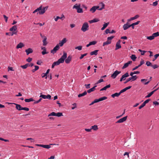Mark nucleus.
Listing matches in <instances>:
<instances>
[{
	"label": "nucleus",
	"instance_id": "4d7b16f0",
	"mask_svg": "<svg viewBox=\"0 0 159 159\" xmlns=\"http://www.w3.org/2000/svg\"><path fill=\"white\" fill-rule=\"evenodd\" d=\"M75 49H77L79 50H82V46H79L75 48Z\"/></svg>",
	"mask_w": 159,
	"mask_h": 159
},
{
	"label": "nucleus",
	"instance_id": "5701e85b",
	"mask_svg": "<svg viewBox=\"0 0 159 159\" xmlns=\"http://www.w3.org/2000/svg\"><path fill=\"white\" fill-rule=\"evenodd\" d=\"M147 80L145 79H142L141 80V82L145 85L149 83L150 81H148L147 82H146V81Z\"/></svg>",
	"mask_w": 159,
	"mask_h": 159
},
{
	"label": "nucleus",
	"instance_id": "f257e3e1",
	"mask_svg": "<svg viewBox=\"0 0 159 159\" xmlns=\"http://www.w3.org/2000/svg\"><path fill=\"white\" fill-rule=\"evenodd\" d=\"M48 8V6H46L42 8V6H41L39 7L34 10L33 12V13H35L38 11L39 12L37 13V14L39 13L40 15H43L45 12Z\"/></svg>",
	"mask_w": 159,
	"mask_h": 159
},
{
	"label": "nucleus",
	"instance_id": "f8f14e48",
	"mask_svg": "<svg viewBox=\"0 0 159 159\" xmlns=\"http://www.w3.org/2000/svg\"><path fill=\"white\" fill-rule=\"evenodd\" d=\"M50 70V69H48V70H47L46 71V72L45 73H42L41 75L42 78H44L45 77H46L45 78L47 79V76L48 75L49 73Z\"/></svg>",
	"mask_w": 159,
	"mask_h": 159
},
{
	"label": "nucleus",
	"instance_id": "052dcab7",
	"mask_svg": "<svg viewBox=\"0 0 159 159\" xmlns=\"http://www.w3.org/2000/svg\"><path fill=\"white\" fill-rule=\"evenodd\" d=\"M158 4V1H156L155 2H153L152 4V5L154 6H156Z\"/></svg>",
	"mask_w": 159,
	"mask_h": 159
},
{
	"label": "nucleus",
	"instance_id": "f03ea898",
	"mask_svg": "<svg viewBox=\"0 0 159 159\" xmlns=\"http://www.w3.org/2000/svg\"><path fill=\"white\" fill-rule=\"evenodd\" d=\"M80 4H79L78 5L77 4H75L73 7V9H77V11L78 13H81L83 12L82 8H80Z\"/></svg>",
	"mask_w": 159,
	"mask_h": 159
},
{
	"label": "nucleus",
	"instance_id": "0eeeda50",
	"mask_svg": "<svg viewBox=\"0 0 159 159\" xmlns=\"http://www.w3.org/2000/svg\"><path fill=\"white\" fill-rule=\"evenodd\" d=\"M120 73L121 71L116 70L111 75V77L112 78L115 79L116 77V76Z\"/></svg>",
	"mask_w": 159,
	"mask_h": 159
},
{
	"label": "nucleus",
	"instance_id": "6e6552de",
	"mask_svg": "<svg viewBox=\"0 0 159 159\" xmlns=\"http://www.w3.org/2000/svg\"><path fill=\"white\" fill-rule=\"evenodd\" d=\"M129 76V73L128 72L126 73L124 75H122L120 79V81L121 82L123 80H124L125 79V78Z\"/></svg>",
	"mask_w": 159,
	"mask_h": 159
},
{
	"label": "nucleus",
	"instance_id": "0e129e2a",
	"mask_svg": "<svg viewBox=\"0 0 159 159\" xmlns=\"http://www.w3.org/2000/svg\"><path fill=\"white\" fill-rule=\"evenodd\" d=\"M42 55H44L48 53V52H46V50H43V51L42 52Z\"/></svg>",
	"mask_w": 159,
	"mask_h": 159
},
{
	"label": "nucleus",
	"instance_id": "a211bd4d",
	"mask_svg": "<svg viewBox=\"0 0 159 159\" xmlns=\"http://www.w3.org/2000/svg\"><path fill=\"white\" fill-rule=\"evenodd\" d=\"M14 104L16 105V108L17 110L19 111L22 110V108L23 107H22L20 105L17 104L15 103H14Z\"/></svg>",
	"mask_w": 159,
	"mask_h": 159
},
{
	"label": "nucleus",
	"instance_id": "9d476101",
	"mask_svg": "<svg viewBox=\"0 0 159 159\" xmlns=\"http://www.w3.org/2000/svg\"><path fill=\"white\" fill-rule=\"evenodd\" d=\"M120 41L119 40L117 42L116 44V48L115 50H116L119 49H120L121 48V45L120 44Z\"/></svg>",
	"mask_w": 159,
	"mask_h": 159
},
{
	"label": "nucleus",
	"instance_id": "a878e982",
	"mask_svg": "<svg viewBox=\"0 0 159 159\" xmlns=\"http://www.w3.org/2000/svg\"><path fill=\"white\" fill-rule=\"evenodd\" d=\"M131 86H129L128 87H127L124 88L123 89L121 90L120 91V92L121 93H123V92H125L127 90L130 89L131 88Z\"/></svg>",
	"mask_w": 159,
	"mask_h": 159
},
{
	"label": "nucleus",
	"instance_id": "aec40b11",
	"mask_svg": "<svg viewBox=\"0 0 159 159\" xmlns=\"http://www.w3.org/2000/svg\"><path fill=\"white\" fill-rule=\"evenodd\" d=\"M121 93L120 91L119 93H116L114 94H113L111 95V96L113 98H114L115 97H118L121 94Z\"/></svg>",
	"mask_w": 159,
	"mask_h": 159
},
{
	"label": "nucleus",
	"instance_id": "3c124183",
	"mask_svg": "<svg viewBox=\"0 0 159 159\" xmlns=\"http://www.w3.org/2000/svg\"><path fill=\"white\" fill-rule=\"evenodd\" d=\"M62 116H63L62 113L61 112L56 113V116L60 117Z\"/></svg>",
	"mask_w": 159,
	"mask_h": 159
},
{
	"label": "nucleus",
	"instance_id": "49530a36",
	"mask_svg": "<svg viewBox=\"0 0 159 159\" xmlns=\"http://www.w3.org/2000/svg\"><path fill=\"white\" fill-rule=\"evenodd\" d=\"M114 36H113L108 37L107 38V40L110 41L111 43V40L114 38Z\"/></svg>",
	"mask_w": 159,
	"mask_h": 159
},
{
	"label": "nucleus",
	"instance_id": "9b49d317",
	"mask_svg": "<svg viewBox=\"0 0 159 159\" xmlns=\"http://www.w3.org/2000/svg\"><path fill=\"white\" fill-rule=\"evenodd\" d=\"M127 117V116H125V117H123V118L119 119L116 123H123L126 120Z\"/></svg>",
	"mask_w": 159,
	"mask_h": 159
},
{
	"label": "nucleus",
	"instance_id": "20e7f679",
	"mask_svg": "<svg viewBox=\"0 0 159 159\" xmlns=\"http://www.w3.org/2000/svg\"><path fill=\"white\" fill-rule=\"evenodd\" d=\"M89 27V26L88 23L87 22H85L83 25L81 30L84 32L88 30Z\"/></svg>",
	"mask_w": 159,
	"mask_h": 159
},
{
	"label": "nucleus",
	"instance_id": "bb28decb",
	"mask_svg": "<svg viewBox=\"0 0 159 159\" xmlns=\"http://www.w3.org/2000/svg\"><path fill=\"white\" fill-rule=\"evenodd\" d=\"M99 20L97 18H95L92 20L89 21V22L90 23H93L96 22L98 21Z\"/></svg>",
	"mask_w": 159,
	"mask_h": 159
},
{
	"label": "nucleus",
	"instance_id": "c03bdc74",
	"mask_svg": "<svg viewBox=\"0 0 159 159\" xmlns=\"http://www.w3.org/2000/svg\"><path fill=\"white\" fill-rule=\"evenodd\" d=\"M138 50L139 52H141V54L142 55H144L146 52V51L142 50L140 49H139Z\"/></svg>",
	"mask_w": 159,
	"mask_h": 159
},
{
	"label": "nucleus",
	"instance_id": "c756f323",
	"mask_svg": "<svg viewBox=\"0 0 159 159\" xmlns=\"http://www.w3.org/2000/svg\"><path fill=\"white\" fill-rule=\"evenodd\" d=\"M98 50H95L93 51L92 52L90 53V54L91 55H96L98 54Z\"/></svg>",
	"mask_w": 159,
	"mask_h": 159
},
{
	"label": "nucleus",
	"instance_id": "393cba45",
	"mask_svg": "<svg viewBox=\"0 0 159 159\" xmlns=\"http://www.w3.org/2000/svg\"><path fill=\"white\" fill-rule=\"evenodd\" d=\"M24 46V44L21 42L19 43L16 46V48L17 49L21 48Z\"/></svg>",
	"mask_w": 159,
	"mask_h": 159
},
{
	"label": "nucleus",
	"instance_id": "e2e57ef3",
	"mask_svg": "<svg viewBox=\"0 0 159 159\" xmlns=\"http://www.w3.org/2000/svg\"><path fill=\"white\" fill-rule=\"evenodd\" d=\"M145 104L143 103L139 107V109H141L144 106H145Z\"/></svg>",
	"mask_w": 159,
	"mask_h": 159
},
{
	"label": "nucleus",
	"instance_id": "6e6d98bb",
	"mask_svg": "<svg viewBox=\"0 0 159 159\" xmlns=\"http://www.w3.org/2000/svg\"><path fill=\"white\" fill-rule=\"evenodd\" d=\"M90 45H95L97 43V42L96 41H94L89 42Z\"/></svg>",
	"mask_w": 159,
	"mask_h": 159
},
{
	"label": "nucleus",
	"instance_id": "473e14b6",
	"mask_svg": "<svg viewBox=\"0 0 159 159\" xmlns=\"http://www.w3.org/2000/svg\"><path fill=\"white\" fill-rule=\"evenodd\" d=\"M87 94V92L85 91L84 93H80L78 95V97L80 98L81 97L84 96L86 95Z\"/></svg>",
	"mask_w": 159,
	"mask_h": 159
},
{
	"label": "nucleus",
	"instance_id": "ea45409f",
	"mask_svg": "<svg viewBox=\"0 0 159 159\" xmlns=\"http://www.w3.org/2000/svg\"><path fill=\"white\" fill-rule=\"evenodd\" d=\"M34 67H35V69H33L32 70V72L33 73L35 71H36V70H38L39 69V66H34Z\"/></svg>",
	"mask_w": 159,
	"mask_h": 159
},
{
	"label": "nucleus",
	"instance_id": "72a5a7b5",
	"mask_svg": "<svg viewBox=\"0 0 159 159\" xmlns=\"http://www.w3.org/2000/svg\"><path fill=\"white\" fill-rule=\"evenodd\" d=\"M25 102H33L34 100L33 98H31L29 99H25Z\"/></svg>",
	"mask_w": 159,
	"mask_h": 159
},
{
	"label": "nucleus",
	"instance_id": "6ab92c4d",
	"mask_svg": "<svg viewBox=\"0 0 159 159\" xmlns=\"http://www.w3.org/2000/svg\"><path fill=\"white\" fill-rule=\"evenodd\" d=\"M71 57L69 56L66 59H65V62L67 64L69 63L71 60Z\"/></svg>",
	"mask_w": 159,
	"mask_h": 159
},
{
	"label": "nucleus",
	"instance_id": "09e8293b",
	"mask_svg": "<svg viewBox=\"0 0 159 159\" xmlns=\"http://www.w3.org/2000/svg\"><path fill=\"white\" fill-rule=\"evenodd\" d=\"M153 93L154 92H153V91H152L150 93H149L147 96H146L145 98H149Z\"/></svg>",
	"mask_w": 159,
	"mask_h": 159
},
{
	"label": "nucleus",
	"instance_id": "1a4fd4ad",
	"mask_svg": "<svg viewBox=\"0 0 159 159\" xmlns=\"http://www.w3.org/2000/svg\"><path fill=\"white\" fill-rule=\"evenodd\" d=\"M39 97L42 98L44 99H50L51 98V96L49 94H48L47 95L41 94L40 96Z\"/></svg>",
	"mask_w": 159,
	"mask_h": 159
},
{
	"label": "nucleus",
	"instance_id": "338daca9",
	"mask_svg": "<svg viewBox=\"0 0 159 159\" xmlns=\"http://www.w3.org/2000/svg\"><path fill=\"white\" fill-rule=\"evenodd\" d=\"M53 63H54V65H55V66L58 65H59L60 64V63H59V62L58 61H56L54 62H53Z\"/></svg>",
	"mask_w": 159,
	"mask_h": 159
},
{
	"label": "nucleus",
	"instance_id": "13d9d810",
	"mask_svg": "<svg viewBox=\"0 0 159 159\" xmlns=\"http://www.w3.org/2000/svg\"><path fill=\"white\" fill-rule=\"evenodd\" d=\"M32 59L31 58L29 57L26 60V61L27 62H30L32 61Z\"/></svg>",
	"mask_w": 159,
	"mask_h": 159
},
{
	"label": "nucleus",
	"instance_id": "8fccbe9b",
	"mask_svg": "<svg viewBox=\"0 0 159 159\" xmlns=\"http://www.w3.org/2000/svg\"><path fill=\"white\" fill-rule=\"evenodd\" d=\"M56 113H55L54 112H51V113L49 114L48 116H56Z\"/></svg>",
	"mask_w": 159,
	"mask_h": 159
},
{
	"label": "nucleus",
	"instance_id": "7ed1b4c3",
	"mask_svg": "<svg viewBox=\"0 0 159 159\" xmlns=\"http://www.w3.org/2000/svg\"><path fill=\"white\" fill-rule=\"evenodd\" d=\"M67 54L65 52H64L63 55L58 61L60 64L64 62V60L67 58Z\"/></svg>",
	"mask_w": 159,
	"mask_h": 159
},
{
	"label": "nucleus",
	"instance_id": "7c9ffc66",
	"mask_svg": "<svg viewBox=\"0 0 159 159\" xmlns=\"http://www.w3.org/2000/svg\"><path fill=\"white\" fill-rule=\"evenodd\" d=\"M64 17V16L63 14H62L61 15V17H60L59 16H57L56 17V18L54 19L56 21H57L58 19H61L62 18Z\"/></svg>",
	"mask_w": 159,
	"mask_h": 159
},
{
	"label": "nucleus",
	"instance_id": "cd10ccee",
	"mask_svg": "<svg viewBox=\"0 0 159 159\" xmlns=\"http://www.w3.org/2000/svg\"><path fill=\"white\" fill-rule=\"evenodd\" d=\"M110 87H111V85L110 84H109L105 86L102 88L100 90V91L106 90L107 88H109Z\"/></svg>",
	"mask_w": 159,
	"mask_h": 159
},
{
	"label": "nucleus",
	"instance_id": "bf43d9fd",
	"mask_svg": "<svg viewBox=\"0 0 159 159\" xmlns=\"http://www.w3.org/2000/svg\"><path fill=\"white\" fill-rule=\"evenodd\" d=\"M151 66L154 69H155L157 68V67H158V65H153L152 64V66Z\"/></svg>",
	"mask_w": 159,
	"mask_h": 159
},
{
	"label": "nucleus",
	"instance_id": "f704fd0d",
	"mask_svg": "<svg viewBox=\"0 0 159 159\" xmlns=\"http://www.w3.org/2000/svg\"><path fill=\"white\" fill-rule=\"evenodd\" d=\"M89 11L92 13H93L95 11H96V9L95 8V7L94 6L90 9Z\"/></svg>",
	"mask_w": 159,
	"mask_h": 159
},
{
	"label": "nucleus",
	"instance_id": "69168bd1",
	"mask_svg": "<svg viewBox=\"0 0 159 159\" xmlns=\"http://www.w3.org/2000/svg\"><path fill=\"white\" fill-rule=\"evenodd\" d=\"M109 23H105L103 25V26L105 28H106L107 26L108 25Z\"/></svg>",
	"mask_w": 159,
	"mask_h": 159
},
{
	"label": "nucleus",
	"instance_id": "412c9836",
	"mask_svg": "<svg viewBox=\"0 0 159 159\" xmlns=\"http://www.w3.org/2000/svg\"><path fill=\"white\" fill-rule=\"evenodd\" d=\"M130 27V25L124 24L123 26V28L124 30H126Z\"/></svg>",
	"mask_w": 159,
	"mask_h": 159
},
{
	"label": "nucleus",
	"instance_id": "5fc2aeb1",
	"mask_svg": "<svg viewBox=\"0 0 159 159\" xmlns=\"http://www.w3.org/2000/svg\"><path fill=\"white\" fill-rule=\"evenodd\" d=\"M146 65L147 66H152V64L151 62L149 61H147L146 62Z\"/></svg>",
	"mask_w": 159,
	"mask_h": 159
},
{
	"label": "nucleus",
	"instance_id": "c85d7f7f",
	"mask_svg": "<svg viewBox=\"0 0 159 159\" xmlns=\"http://www.w3.org/2000/svg\"><path fill=\"white\" fill-rule=\"evenodd\" d=\"M140 22V21H138L136 22L133 23L130 25L132 27V28L133 29H134V26L139 24Z\"/></svg>",
	"mask_w": 159,
	"mask_h": 159
},
{
	"label": "nucleus",
	"instance_id": "4be33fe9",
	"mask_svg": "<svg viewBox=\"0 0 159 159\" xmlns=\"http://www.w3.org/2000/svg\"><path fill=\"white\" fill-rule=\"evenodd\" d=\"M97 86L96 85H95L93 87V88L89 89L88 90H87V92L88 93H91L92 92H93L94 91V90L95 89V88L97 87Z\"/></svg>",
	"mask_w": 159,
	"mask_h": 159
},
{
	"label": "nucleus",
	"instance_id": "864d4df0",
	"mask_svg": "<svg viewBox=\"0 0 159 159\" xmlns=\"http://www.w3.org/2000/svg\"><path fill=\"white\" fill-rule=\"evenodd\" d=\"M103 81V80L102 79H100L99 80H98V81L97 83H95V85H96V84H97L102 82Z\"/></svg>",
	"mask_w": 159,
	"mask_h": 159
},
{
	"label": "nucleus",
	"instance_id": "a19ab883",
	"mask_svg": "<svg viewBox=\"0 0 159 159\" xmlns=\"http://www.w3.org/2000/svg\"><path fill=\"white\" fill-rule=\"evenodd\" d=\"M100 4L102 5V7L101 8L98 9V10L101 11L104 8L105 5V4L102 2H101Z\"/></svg>",
	"mask_w": 159,
	"mask_h": 159
},
{
	"label": "nucleus",
	"instance_id": "a18cd8bd",
	"mask_svg": "<svg viewBox=\"0 0 159 159\" xmlns=\"http://www.w3.org/2000/svg\"><path fill=\"white\" fill-rule=\"evenodd\" d=\"M11 33H10L11 34L10 35L13 36L14 34L16 35L17 34V31H11Z\"/></svg>",
	"mask_w": 159,
	"mask_h": 159
},
{
	"label": "nucleus",
	"instance_id": "e433bc0d",
	"mask_svg": "<svg viewBox=\"0 0 159 159\" xmlns=\"http://www.w3.org/2000/svg\"><path fill=\"white\" fill-rule=\"evenodd\" d=\"M130 57L133 61H135L136 58L135 55L134 54H132L131 56Z\"/></svg>",
	"mask_w": 159,
	"mask_h": 159
},
{
	"label": "nucleus",
	"instance_id": "39448f33",
	"mask_svg": "<svg viewBox=\"0 0 159 159\" xmlns=\"http://www.w3.org/2000/svg\"><path fill=\"white\" fill-rule=\"evenodd\" d=\"M60 49V46L59 44H57L55 47H54L52 50L51 51V52L54 54L56 53L57 51Z\"/></svg>",
	"mask_w": 159,
	"mask_h": 159
},
{
	"label": "nucleus",
	"instance_id": "dca6fc26",
	"mask_svg": "<svg viewBox=\"0 0 159 159\" xmlns=\"http://www.w3.org/2000/svg\"><path fill=\"white\" fill-rule=\"evenodd\" d=\"M25 52L26 53V54L27 55H28L29 54L32 53L33 52V50H32V48H29L27 49H26L25 50Z\"/></svg>",
	"mask_w": 159,
	"mask_h": 159
},
{
	"label": "nucleus",
	"instance_id": "4c0bfd02",
	"mask_svg": "<svg viewBox=\"0 0 159 159\" xmlns=\"http://www.w3.org/2000/svg\"><path fill=\"white\" fill-rule=\"evenodd\" d=\"M152 35L153 36L154 38L155 37L159 36V33L158 32L154 33L152 34Z\"/></svg>",
	"mask_w": 159,
	"mask_h": 159
},
{
	"label": "nucleus",
	"instance_id": "2eb2a0df",
	"mask_svg": "<svg viewBox=\"0 0 159 159\" xmlns=\"http://www.w3.org/2000/svg\"><path fill=\"white\" fill-rule=\"evenodd\" d=\"M144 63V61L143 60H142L140 61V64L138 66H135L134 68L132 69L133 70H134L139 67H140L141 66H142L143 64Z\"/></svg>",
	"mask_w": 159,
	"mask_h": 159
},
{
	"label": "nucleus",
	"instance_id": "c9c22d12",
	"mask_svg": "<svg viewBox=\"0 0 159 159\" xmlns=\"http://www.w3.org/2000/svg\"><path fill=\"white\" fill-rule=\"evenodd\" d=\"M91 128V129H93L94 130H96L98 129V126L96 125L92 126Z\"/></svg>",
	"mask_w": 159,
	"mask_h": 159
},
{
	"label": "nucleus",
	"instance_id": "f3484780",
	"mask_svg": "<svg viewBox=\"0 0 159 159\" xmlns=\"http://www.w3.org/2000/svg\"><path fill=\"white\" fill-rule=\"evenodd\" d=\"M139 16L138 15H135L133 17H131L130 18V19H129L128 20V21H130L131 20H135L136 19H137L139 17Z\"/></svg>",
	"mask_w": 159,
	"mask_h": 159
},
{
	"label": "nucleus",
	"instance_id": "423d86ee",
	"mask_svg": "<svg viewBox=\"0 0 159 159\" xmlns=\"http://www.w3.org/2000/svg\"><path fill=\"white\" fill-rule=\"evenodd\" d=\"M137 79V76L135 75H134L133 76H132L131 77H129L128 78L126 81L124 82V84H126L129 81L131 80H132V81H134L136 80Z\"/></svg>",
	"mask_w": 159,
	"mask_h": 159
},
{
	"label": "nucleus",
	"instance_id": "4468645a",
	"mask_svg": "<svg viewBox=\"0 0 159 159\" xmlns=\"http://www.w3.org/2000/svg\"><path fill=\"white\" fill-rule=\"evenodd\" d=\"M66 38H64L61 41H60L59 43V45L61 47L66 42Z\"/></svg>",
	"mask_w": 159,
	"mask_h": 159
},
{
	"label": "nucleus",
	"instance_id": "58836bf2",
	"mask_svg": "<svg viewBox=\"0 0 159 159\" xmlns=\"http://www.w3.org/2000/svg\"><path fill=\"white\" fill-rule=\"evenodd\" d=\"M111 43L110 41H108L107 40L106 42H104L103 43V46H104L106 45H108Z\"/></svg>",
	"mask_w": 159,
	"mask_h": 159
},
{
	"label": "nucleus",
	"instance_id": "680f3d73",
	"mask_svg": "<svg viewBox=\"0 0 159 159\" xmlns=\"http://www.w3.org/2000/svg\"><path fill=\"white\" fill-rule=\"evenodd\" d=\"M21 67L23 69H26L28 67L27 65L25 64V65H24L21 66Z\"/></svg>",
	"mask_w": 159,
	"mask_h": 159
},
{
	"label": "nucleus",
	"instance_id": "79ce46f5",
	"mask_svg": "<svg viewBox=\"0 0 159 159\" xmlns=\"http://www.w3.org/2000/svg\"><path fill=\"white\" fill-rule=\"evenodd\" d=\"M43 148H47V149H49L51 148V146L50 145H43L42 146Z\"/></svg>",
	"mask_w": 159,
	"mask_h": 159
},
{
	"label": "nucleus",
	"instance_id": "603ef678",
	"mask_svg": "<svg viewBox=\"0 0 159 159\" xmlns=\"http://www.w3.org/2000/svg\"><path fill=\"white\" fill-rule=\"evenodd\" d=\"M87 54V53H86L84 54H81L80 57V59H82L84 56H86Z\"/></svg>",
	"mask_w": 159,
	"mask_h": 159
},
{
	"label": "nucleus",
	"instance_id": "b1692460",
	"mask_svg": "<svg viewBox=\"0 0 159 159\" xmlns=\"http://www.w3.org/2000/svg\"><path fill=\"white\" fill-rule=\"evenodd\" d=\"M17 26L16 25H14L10 28L9 30L10 31H17Z\"/></svg>",
	"mask_w": 159,
	"mask_h": 159
},
{
	"label": "nucleus",
	"instance_id": "ddd939ff",
	"mask_svg": "<svg viewBox=\"0 0 159 159\" xmlns=\"http://www.w3.org/2000/svg\"><path fill=\"white\" fill-rule=\"evenodd\" d=\"M132 63V61H129L125 63L123 66L122 67V69H124L127 67H128L129 65L130 64H131Z\"/></svg>",
	"mask_w": 159,
	"mask_h": 159
},
{
	"label": "nucleus",
	"instance_id": "de8ad7c7",
	"mask_svg": "<svg viewBox=\"0 0 159 159\" xmlns=\"http://www.w3.org/2000/svg\"><path fill=\"white\" fill-rule=\"evenodd\" d=\"M146 37L147 39L150 40H152L154 39V37L152 35L149 36H147Z\"/></svg>",
	"mask_w": 159,
	"mask_h": 159
},
{
	"label": "nucleus",
	"instance_id": "2f4dec72",
	"mask_svg": "<svg viewBox=\"0 0 159 159\" xmlns=\"http://www.w3.org/2000/svg\"><path fill=\"white\" fill-rule=\"evenodd\" d=\"M47 39V37H44V38L43 39V45L46 46L47 45L48 43L46 41Z\"/></svg>",
	"mask_w": 159,
	"mask_h": 159
},
{
	"label": "nucleus",
	"instance_id": "774afa93",
	"mask_svg": "<svg viewBox=\"0 0 159 159\" xmlns=\"http://www.w3.org/2000/svg\"><path fill=\"white\" fill-rule=\"evenodd\" d=\"M42 62L41 60H38L37 61L36 64L38 65H41Z\"/></svg>",
	"mask_w": 159,
	"mask_h": 159
},
{
	"label": "nucleus",
	"instance_id": "37998d69",
	"mask_svg": "<svg viewBox=\"0 0 159 159\" xmlns=\"http://www.w3.org/2000/svg\"><path fill=\"white\" fill-rule=\"evenodd\" d=\"M107 98V97L105 96L103 97L99 98V102L106 99Z\"/></svg>",
	"mask_w": 159,
	"mask_h": 159
}]
</instances>
